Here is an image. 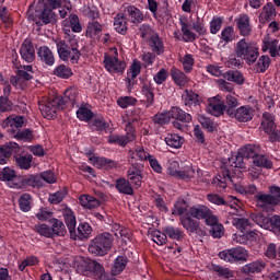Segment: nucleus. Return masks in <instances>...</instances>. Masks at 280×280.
I'll use <instances>...</instances> for the list:
<instances>
[{
	"label": "nucleus",
	"mask_w": 280,
	"mask_h": 280,
	"mask_svg": "<svg viewBox=\"0 0 280 280\" xmlns=\"http://www.w3.org/2000/svg\"><path fill=\"white\" fill-rule=\"evenodd\" d=\"M57 51L60 60H70L72 65L78 63L80 60V50L78 49V39L75 36L68 34L63 39L57 42Z\"/></svg>",
	"instance_id": "1"
},
{
	"label": "nucleus",
	"mask_w": 280,
	"mask_h": 280,
	"mask_svg": "<svg viewBox=\"0 0 280 280\" xmlns=\"http://www.w3.org/2000/svg\"><path fill=\"white\" fill-rule=\"evenodd\" d=\"M114 242L115 236H113V234L103 232L91 241L88 250L91 253V255H95L96 257H104L110 253Z\"/></svg>",
	"instance_id": "2"
},
{
	"label": "nucleus",
	"mask_w": 280,
	"mask_h": 280,
	"mask_svg": "<svg viewBox=\"0 0 280 280\" xmlns=\"http://www.w3.org/2000/svg\"><path fill=\"white\" fill-rule=\"evenodd\" d=\"M235 56L245 60L246 65L249 67L257 62V58H259V48L255 47V45L248 43L246 38L238 40L234 47Z\"/></svg>",
	"instance_id": "3"
},
{
	"label": "nucleus",
	"mask_w": 280,
	"mask_h": 280,
	"mask_svg": "<svg viewBox=\"0 0 280 280\" xmlns=\"http://www.w3.org/2000/svg\"><path fill=\"white\" fill-rule=\"evenodd\" d=\"M254 200L258 209L268 211L270 207H277V205H280V187L276 185L270 186L269 194L257 192Z\"/></svg>",
	"instance_id": "4"
},
{
	"label": "nucleus",
	"mask_w": 280,
	"mask_h": 280,
	"mask_svg": "<svg viewBox=\"0 0 280 280\" xmlns=\"http://www.w3.org/2000/svg\"><path fill=\"white\" fill-rule=\"evenodd\" d=\"M81 272L85 277H94L98 280H117L115 276L106 273L104 266L96 260H86L81 265Z\"/></svg>",
	"instance_id": "5"
},
{
	"label": "nucleus",
	"mask_w": 280,
	"mask_h": 280,
	"mask_svg": "<svg viewBox=\"0 0 280 280\" xmlns=\"http://www.w3.org/2000/svg\"><path fill=\"white\" fill-rule=\"evenodd\" d=\"M38 106L43 117L54 119L58 108H65V101H62V96H56L48 101H39Z\"/></svg>",
	"instance_id": "6"
},
{
	"label": "nucleus",
	"mask_w": 280,
	"mask_h": 280,
	"mask_svg": "<svg viewBox=\"0 0 280 280\" xmlns=\"http://www.w3.org/2000/svg\"><path fill=\"white\" fill-rule=\"evenodd\" d=\"M117 48L112 49V54H105L104 67L109 73H124L126 63L118 58Z\"/></svg>",
	"instance_id": "7"
},
{
	"label": "nucleus",
	"mask_w": 280,
	"mask_h": 280,
	"mask_svg": "<svg viewBox=\"0 0 280 280\" xmlns=\"http://www.w3.org/2000/svg\"><path fill=\"white\" fill-rule=\"evenodd\" d=\"M259 152H261V147L257 144H248L241 148L236 154L234 167L244 168V159H253L255 161Z\"/></svg>",
	"instance_id": "8"
},
{
	"label": "nucleus",
	"mask_w": 280,
	"mask_h": 280,
	"mask_svg": "<svg viewBox=\"0 0 280 280\" xmlns=\"http://www.w3.org/2000/svg\"><path fill=\"white\" fill-rule=\"evenodd\" d=\"M130 163L131 166L127 171V178L131 186L133 185L136 189H139L143 183V173H141L143 165L135 163V158H131Z\"/></svg>",
	"instance_id": "9"
},
{
	"label": "nucleus",
	"mask_w": 280,
	"mask_h": 280,
	"mask_svg": "<svg viewBox=\"0 0 280 280\" xmlns=\"http://www.w3.org/2000/svg\"><path fill=\"white\" fill-rule=\"evenodd\" d=\"M206 110L213 117H222L226 113V104L222 101V96L217 95L208 100Z\"/></svg>",
	"instance_id": "10"
},
{
	"label": "nucleus",
	"mask_w": 280,
	"mask_h": 280,
	"mask_svg": "<svg viewBox=\"0 0 280 280\" xmlns=\"http://www.w3.org/2000/svg\"><path fill=\"white\" fill-rule=\"evenodd\" d=\"M229 117L231 119H235L240 124H246L248 121H253V117H255V109H253L250 105H243L234 112H230Z\"/></svg>",
	"instance_id": "11"
},
{
	"label": "nucleus",
	"mask_w": 280,
	"mask_h": 280,
	"mask_svg": "<svg viewBox=\"0 0 280 280\" xmlns=\"http://www.w3.org/2000/svg\"><path fill=\"white\" fill-rule=\"evenodd\" d=\"M60 211L62 213L66 226L69 230L71 240H77L78 234L75 233V225L78 224V221L75 220V213L71 208H68L67 206H61Z\"/></svg>",
	"instance_id": "12"
},
{
	"label": "nucleus",
	"mask_w": 280,
	"mask_h": 280,
	"mask_svg": "<svg viewBox=\"0 0 280 280\" xmlns=\"http://www.w3.org/2000/svg\"><path fill=\"white\" fill-rule=\"evenodd\" d=\"M229 183H233V177H231V171L228 168H222L221 173L212 179V185L217 191H224Z\"/></svg>",
	"instance_id": "13"
},
{
	"label": "nucleus",
	"mask_w": 280,
	"mask_h": 280,
	"mask_svg": "<svg viewBox=\"0 0 280 280\" xmlns=\"http://www.w3.org/2000/svg\"><path fill=\"white\" fill-rule=\"evenodd\" d=\"M124 14L130 21V23H133V25H139L145 20L143 11L135 5L124 7Z\"/></svg>",
	"instance_id": "14"
},
{
	"label": "nucleus",
	"mask_w": 280,
	"mask_h": 280,
	"mask_svg": "<svg viewBox=\"0 0 280 280\" xmlns=\"http://www.w3.org/2000/svg\"><path fill=\"white\" fill-rule=\"evenodd\" d=\"M179 25L183 34L184 43H194L198 40V35L191 31V24L189 18L184 16L179 19Z\"/></svg>",
	"instance_id": "15"
},
{
	"label": "nucleus",
	"mask_w": 280,
	"mask_h": 280,
	"mask_svg": "<svg viewBox=\"0 0 280 280\" xmlns=\"http://www.w3.org/2000/svg\"><path fill=\"white\" fill-rule=\"evenodd\" d=\"M141 73V61L135 59L127 71L126 84L128 91H131L137 83V77Z\"/></svg>",
	"instance_id": "16"
},
{
	"label": "nucleus",
	"mask_w": 280,
	"mask_h": 280,
	"mask_svg": "<svg viewBox=\"0 0 280 280\" xmlns=\"http://www.w3.org/2000/svg\"><path fill=\"white\" fill-rule=\"evenodd\" d=\"M236 28L241 36H250L253 32V26L250 25V18L248 14H241L234 20Z\"/></svg>",
	"instance_id": "17"
},
{
	"label": "nucleus",
	"mask_w": 280,
	"mask_h": 280,
	"mask_svg": "<svg viewBox=\"0 0 280 280\" xmlns=\"http://www.w3.org/2000/svg\"><path fill=\"white\" fill-rule=\"evenodd\" d=\"M21 58L25 60V62H34L36 58V49H34V43L32 39H24L20 48Z\"/></svg>",
	"instance_id": "18"
},
{
	"label": "nucleus",
	"mask_w": 280,
	"mask_h": 280,
	"mask_svg": "<svg viewBox=\"0 0 280 280\" xmlns=\"http://www.w3.org/2000/svg\"><path fill=\"white\" fill-rule=\"evenodd\" d=\"M1 126L2 128H11L12 135L13 132H18L20 128H23V126H25V117L11 115L2 121Z\"/></svg>",
	"instance_id": "19"
},
{
	"label": "nucleus",
	"mask_w": 280,
	"mask_h": 280,
	"mask_svg": "<svg viewBox=\"0 0 280 280\" xmlns=\"http://www.w3.org/2000/svg\"><path fill=\"white\" fill-rule=\"evenodd\" d=\"M259 23L266 24L270 23L271 21H275L277 19V8L275 7V3L268 2L262 7V10L258 16Z\"/></svg>",
	"instance_id": "20"
},
{
	"label": "nucleus",
	"mask_w": 280,
	"mask_h": 280,
	"mask_svg": "<svg viewBox=\"0 0 280 280\" xmlns=\"http://www.w3.org/2000/svg\"><path fill=\"white\" fill-rule=\"evenodd\" d=\"M137 126H141V108H133L127 119L126 132H137Z\"/></svg>",
	"instance_id": "21"
},
{
	"label": "nucleus",
	"mask_w": 280,
	"mask_h": 280,
	"mask_svg": "<svg viewBox=\"0 0 280 280\" xmlns=\"http://www.w3.org/2000/svg\"><path fill=\"white\" fill-rule=\"evenodd\" d=\"M147 45L155 56H163L165 54V42L159 33L151 37V39L147 42Z\"/></svg>",
	"instance_id": "22"
},
{
	"label": "nucleus",
	"mask_w": 280,
	"mask_h": 280,
	"mask_svg": "<svg viewBox=\"0 0 280 280\" xmlns=\"http://www.w3.org/2000/svg\"><path fill=\"white\" fill-rule=\"evenodd\" d=\"M37 57L39 58L40 62H43V65H46V67H54V65H56V56L54 55V51L47 46H40L37 49Z\"/></svg>",
	"instance_id": "23"
},
{
	"label": "nucleus",
	"mask_w": 280,
	"mask_h": 280,
	"mask_svg": "<svg viewBox=\"0 0 280 280\" xmlns=\"http://www.w3.org/2000/svg\"><path fill=\"white\" fill-rule=\"evenodd\" d=\"M13 152H19V144L16 142H7L0 145V165H5Z\"/></svg>",
	"instance_id": "24"
},
{
	"label": "nucleus",
	"mask_w": 280,
	"mask_h": 280,
	"mask_svg": "<svg viewBox=\"0 0 280 280\" xmlns=\"http://www.w3.org/2000/svg\"><path fill=\"white\" fill-rule=\"evenodd\" d=\"M171 78L179 89H185L187 84L191 81L185 72L176 67L171 68Z\"/></svg>",
	"instance_id": "25"
},
{
	"label": "nucleus",
	"mask_w": 280,
	"mask_h": 280,
	"mask_svg": "<svg viewBox=\"0 0 280 280\" xmlns=\"http://www.w3.org/2000/svg\"><path fill=\"white\" fill-rule=\"evenodd\" d=\"M89 161L97 170H115L117 167V162L106 158L92 156Z\"/></svg>",
	"instance_id": "26"
},
{
	"label": "nucleus",
	"mask_w": 280,
	"mask_h": 280,
	"mask_svg": "<svg viewBox=\"0 0 280 280\" xmlns=\"http://www.w3.org/2000/svg\"><path fill=\"white\" fill-rule=\"evenodd\" d=\"M179 222L182 226L189 233H198V231H200V221L195 220L190 217V214L182 215Z\"/></svg>",
	"instance_id": "27"
},
{
	"label": "nucleus",
	"mask_w": 280,
	"mask_h": 280,
	"mask_svg": "<svg viewBox=\"0 0 280 280\" xmlns=\"http://www.w3.org/2000/svg\"><path fill=\"white\" fill-rule=\"evenodd\" d=\"M80 33L82 32V24H80V18L75 14H71L69 19L63 21V32L69 35V32Z\"/></svg>",
	"instance_id": "28"
},
{
	"label": "nucleus",
	"mask_w": 280,
	"mask_h": 280,
	"mask_svg": "<svg viewBox=\"0 0 280 280\" xmlns=\"http://www.w3.org/2000/svg\"><path fill=\"white\" fill-rule=\"evenodd\" d=\"M50 237H65L67 235V226L60 219H50Z\"/></svg>",
	"instance_id": "29"
},
{
	"label": "nucleus",
	"mask_w": 280,
	"mask_h": 280,
	"mask_svg": "<svg viewBox=\"0 0 280 280\" xmlns=\"http://www.w3.org/2000/svg\"><path fill=\"white\" fill-rule=\"evenodd\" d=\"M85 36L86 38H91L92 40H100V38H102V25L100 24V22L95 20L89 22Z\"/></svg>",
	"instance_id": "30"
},
{
	"label": "nucleus",
	"mask_w": 280,
	"mask_h": 280,
	"mask_svg": "<svg viewBox=\"0 0 280 280\" xmlns=\"http://www.w3.org/2000/svg\"><path fill=\"white\" fill-rule=\"evenodd\" d=\"M220 43L218 44L219 49L226 47L229 43H233L235 40V28L233 26H226L221 31Z\"/></svg>",
	"instance_id": "31"
},
{
	"label": "nucleus",
	"mask_w": 280,
	"mask_h": 280,
	"mask_svg": "<svg viewBox=\"0 0 280 280\" xmlns=\"http://www.w3.org/2000/svg\"><path fill=\"white\" fill-rule=\"evenodd\" d=\"M114 28L118 34L125 36L128 33V18L125 13H117L114 18Z\"/></svg>",
	"instance_id": "32"
},
{
	"label": "nucleus",
	"mask_w": 280,
	"mask_h": 280,
	"mask_svg": "<svg viewBox=\"0 0 280 280\" xmlns=\"http://www.w3.org/2000/svg\"><path fill=\"white\" fill-rule=\"evenodd\" d=\"M135 139H137V135L131 131H127L126 136H109L108 142L116 143V145H121L124 148L128 145L130 141H135Z\"/></svg>",
	"instance_id": "33"
},
{
	"label": "nucleus",
	"mask_w": 280,
	"mask_h": 280,
	"mask_svg": "<svg viewBox=\"0 0 280 280\" xmlns=\"http://www.w3.org/2000/svg\"><path fill=\"white\" fill-rule=\"evenodd\" d=\"M115 187L119 194H124L125 196H135V188L132 187V184L129 179H116Z\"/></svg>",
	"instance_id": "34"
},
{
	"label": "nucleus",
	"mask_w": 280,
	"mask_h": 280,
	"mask_svg": "<svg viewBox=\"0 0 280 280\" xmlns=\"http://www.w3.org/2000/svg\"><path fill=\"white\" fill-rule=\"evenodd\" d=\"M279 49V39H272L270 37H265L262 39L261 51H269L271 58H277V51Z\"/></svg>",
	"instance_id": "35"
},
{
	"label": "nucleus",
	"mask_w": 280,
	"mask_h": 280,
	"mask_svg": "<svg viewBox=\"0 0 280 280\" xmlns=\"http://www.w3.org/2000/svg\"><path fill=\"white\" fill-rule=\"evenodd\" d=\"M260 128L266 132V135H270V132L275 131L277 125L275 124V116L268 112L262 114L261 126Z\"/></svg>",
	"instance_id": "36"
},
{
	"label": "nucleus",
	"mask_w": 280,
	"mask_h": 280,
	"mask_svg": "<svg viewBox=\"0 0 280 280\" xmlns=\"http://www.w3.org/2000/svg\"><path fill=\"white\" fill-rule=\"evenodd\" d=\"M210 210L211 209H209L207 206L197 205L189 208L188 215H190V218H195L196 220H205V218L209 215Z\"/></svg>",
	"instance_id": "37"
},
{
	"label": "nucleus",
	"mask_w": 280,
	"mask_h": 280,
	"mask_svg": "<svg viewBox=\"0 0 280 280\" xmlns=\"http://www.w3.org/2000/svg\"><path fill=\"white\" fill-rule=\"evenodd\" d=\"M164 141L168 148H173L174 150H178L183 148L185 143V138L180 137L178 133H167L164 138Z\"/></svg>",
	"instance_id": "38"
},
{
	"label": "nucleus",
	"mask_w": 280,
	"mask_h": 280,
	"mask_svg": "<svg viewBox=\"0 0 280 280\" xmlns=\"http://www.w3.org/2000/svg\"><path fill=\"white\" fill-rule=\"evenodd\" d=\"M225 207H228L226 212L230 215H240L242 213V201L233 196L228 197V205Z\"/></svg>",
	"instance_id": "39"
},
{
	"label": "nucleus",
	"mask_w": 280,
	"mask_h": 280,
	"mask_svg": "<svg viewBox=\"0 0 280 280\" xmlns=\"http://www.w3.org/2000/svg\"><path fill=\"white\" fill-rule=\"evenodd\" d=\"M266 269V262L264 260H255L250 264L243 266L242 272L244 275H255V272H261Z\"/></svg>",
	"instance_id": "40"
},
{
	"label": "nucleus",
	"mask_w": 280,
	"mask_h": 280,
	"mask_svg": "<svg viewBox=\"0 0 280 280\" xmlns=\"http://www.w3.org/2000/svg\"><path fill=\"white\" fill-rule=\"evenodd\" d=\"M168 115L172 119H176V121H183L184 124H189V121H191V116L180 109V107H172Z\"/></svg>",
	"instance_id": "41"
},
{
	"label": "nucleus",
	"mask_w": 280,
	"mask_h": 280,
	"mask_svg": "<svg viewBox=\"0 0 280 280\" xmlns=\"http://www.w3.org/2000/svg\"><path fill=\"white\" fill-rule=\"evenodd\" d=\"M250 219L261 229H271L272 218H268L261 212L252 213Z\"/></svg>",
	"instance_id": "42"
},
{
	"label": "nucleus",
	"mask_w": 280,
	"mask_h": 280,
	"mask_svg": "<svg viewBox=\"0 0 280 280\" xmlns=\"http://www.w3.org/2000/svg\"><path fill=\"white\" fill-rule=\"evenodd\" d=\"M253 165L255 167H260L262 170H272V160L268 155L261 154V151L253 160Z\"/></svg>",
	"instance_id": "43"
},
{
	"label": "nucleus",
	"mask_w": 280,
	"mask_h": 280,
	"mask_svg": "<svg viewBox=\"0 0 280 280\" xmlns=\"http://www.w3.org/2000/svg\"><path fill=\"white\" fill-rule=\"evenodd\" d=\"M223 78L228 80V82H234L238 85H242L244 82H246L244 73H242L240 70H230L223 74Z\"/></svg>",
	"instance_id": "44"
},
{
	"label": "nucleus",
	"mask_w": 280,
	"mask_h": 280,
	"mask_svg": "<svg viewBox=\"0 0 280 280\" xmlns=\"http://www.w3.org/2000/svg\"><path fill=\"white\" fill-rule=\"evenodd\" d=\"M127 264H128V258H126L125 256H118L115 259L114 265L110 269L113 277H117L118 275H121V272L126 270Z\"/></svg>",
	"instance_id": "45"
},
{
	"label": "nucleus",
	"mask_w": 280,
	"mask_h": 280,
	"mask_svg": "<svg viewBox=\"0 0 280 280\" xmlns=\"http://www.w3.org/2000/svg\"><path fill=\"white\" fill-rule=\"evenodd\" d=\"M79 202L85 209H97L100 207V200L91 195H81Z\"/></svg>",
	"instance_id": "46"
},
{
	"label": "nucleus",
	"mask_w": 280,
	"mask_h": 280,
	"mask_svg": "<svg viewBox=\"0 0 280 280\" xmlns=\"http://www.w3.org/2000/svg\"><path fill=\"white\" fill-rule=\"evenodd\" d=\"M270 68V57L268 55H262L258 58L256 63L254 65V71L256 73H266Z\"/></svg>",
	"instance_id": "47"
},
{
	"label": "nucleus",
	"mask_w": 280,
	"mask_h": 280,
	"mask_svg": "<svg viewBox=\"0 0 280 280\" xmlns=\"http://www.w3.org/2000/svg\"><path fill=\"white\" fill-rule=\"evenodd\" d=\"M56 21V14L51 9L46 7L42 14L39 15V21L36 22L37 25H49V23H54Z\"/></svg>",
	"instance_id": "48"
},
{
	"label": "nucleus",
	"mask_w": 280,
	"mask_h": 280,
	"mask_svg": "<svg viewBox=\"0 0 280 280\" xmlns=\"http://www.w3.org/2000/svg\"><path fill=\"white\" fill-rule=\"evenodd\" d=\"M89 126L91 130H96L98 132H102L106 130V128H108L109 125L106 121V119H104L102 116H95L91 119V121L89 122Z\"/></svg>",
	"instance_id": "49"
},
{
	"label": "nucleus",
	"mask_w": 280,
	"mask_h": 280,
	"mask_svg": "<svg viewBox=\"0 0 280 280\" xmlns=\"http://www.w3.org/2000/svg\"><path fill=\"white\" fill-rule=\"evenodd\" d=\"M159 33H156V31H154L153 27L150 26V24H142L139 27V35L141 39L144 40L145 43L154 38V36H156Z\"/></svg>",
	"instance_id": "50"
},
{
	"label": "nucleus",
	"mask_w": 280,
	"mask_h": 280,
	"mask_svg": "<svg viewBox=\"0 0 280 280\" xmlns=\"http://www.w3.org/2000/svg\"><path fill=\"white\" fill-rule=\"evenodd\" d=\"M52 75L61 78V80H69V78L73 75V71L69 68V66H65L61 63L54 69Z\"/></svg>",
	"instance_id": "51"
},
{
	"label": "nucleus",
	"mask_w": 280,
	"mask_h": 280,
	"mask_svg": "<svg viewBox=\"0 0 280 280\" xmlns=\"http://www.w3.org/2000/svg\"><path fill=\"white\" fill-rule=\"evenodd\" d=\"M142 94L145 96V107L150 108V106H154V88L152 84L144 83L142 85Z\"/></svg>",
	"instance_id": "52"
},
{
	"label": "nucleus",
	"mask_w": 280,
	"mask_h": 280,
	"mask_svg": "<svg viewBox=\"0 0 280 280\" xmlns=\"http://www.w3.org/2000/svg\"><path fill=\"white\" fill-rule=\"evenodd\" d=\"M63 102V108L67 107V104H71V106H74L77 100H78V89L75 88H69L65 92V96L61 97Z\"/></svg>",
	"instance_id": "53"
},
{
	"label": "nucleus",
	"mask_w": 280,
	"mask_h": 280,
	"mask_svg": "<svg viewBox=\"0 0 280 280\" xmlns=\"http://www.w3.org/2000/svg\"><path fill=\"white\" fill-rule=\"evenodd\" d=\"M237 261H248V250L244 247L232 248V264Z\"/></svg>",
	"instance_id": "54"
},
{
	"label": "nucleus",
	"mask_w": 280,
	"mask_h": 280,
	"mask_svg": "<svg viewBox=\"0 0 280 280\" xmlns=\"http://www.w3.org/2000/svg\"><path fill=\"white\" fill-rule=\"evenodd\" d=\"M211 271L217 272L218 277H222L223 279H232L235 277V272L233 270L220 265H211Z\"/></svg>",
	"instance_id": "55"
},
{
	"label": "nucleus",
	"mask_w": 280,
	"mask_h": 280,
	"mask_svg": "<svg viewBox=\"0 0 280 280\" xmlns=\"http://www.w3.org/2000/svg\"><path fill=\"white\" fill-rule=\"evenodd\" d=\"M33 159L32 154L18 155L15 156V165L20 167V170H30Z\"/></svg>",
	"instance_id": "56"
},
{
	"label": "nucleus",
	"mask_w": 280,
	"mask_h": 280,
	"mask_svg": "<svg viewBox=\"0 0 280 280\" xmlns=\"http://www.w3.org/2000/svg\"><path fill=\"white\" fill-rule=\"evenodd\" d=\"M232 224L233 226L238 229V231H241L242 233H244V231L248 232L253 228V225L250 224V220L246 218H234L232 220Z\"/></svg>",
	"instance_id": "57"
},
{
	"label": "nucleus",
	"mask_w": 280,
	"mask_h": 280,
	"mask_svg": "<svg viewBox=\"0 0 280 280\" xmlns=\"http://www.w3.org/2000/svg\"><path fill=\"white\" fill-rule=\"evenodd\" d=\"M185 106H198L200 101L198 100V94L191 90H185V94L182 96Z\"/></svg>",
	"instance_id": "58"
},
{
	"label": "nucleus",
	"mask_w": 280,
	"mask_h": 280,
	"mask_svg": "<svg viewBox=\"0 0 280 280\" xmlns=\"http://www.w3.org/2000/svg\"><path fill=\"white\" fill-rule=\"evenodd\" d=\"M32 78H34L32 73L20 69L18 70V77H11L10 82L13 86H19V84H21L23 80L30 81L32 80Z\"/></svg>",
	"instance_id": "59"
},
{
	"label": "nucleus",
	"mask_w": 280,
	"mask_h": 280,
	"mask_svg": "<svg viewBox=\"0 0 280 280\" xmlns=\"http://www.w3.org/2000/svg\"><path fill=\"white\" fill-rule=\"evenodd\" d=\"M163 231L166 233V236L170 237V240H176L177 242H180V240L185 238V232L178 228L167 226Z\"/></svg>",
	"instance_id": "60"
},
{
	"label": "nucleus",
	"mask_w": 280,
	"mask_h": 280,
	"mask_svg": "<svg viewBox=\"0 0 280 280\" xmlns=\"http://www.w3.org/2000/svg\"><path fill=\"white\" fill-rule=\"evenodd\" d=\"M237 106H240V101H237V97L233 94H228L225 97V113L228 117L231 115V113L235 112Z\"/></svg>",
	"instance_id": "61"
},
{
	"label": "nucleus",
	"mask_w": 280,
	"mask_h": 280,
	"mask_svg": "<svg viewBox=\"0 0 280 280\" xmlns=\"http://www.w3.org/2000/svg\"><path fill=\"white\" fill-rule=\"evenodd\" d=\"M11 137L20 141H32V139H34V135L31 129H19L18 131H13Z\"/></svg>",
	"instance_id": "62"
},
{
	"label": "nucleus",
	"mask_w": 280,
	"mask_h": 280,
	"mask_svg": "<svg viewBox=\"0 0 280 280\" xmlns=\"http://www.w3.org/2000/svg\"><path fill=\"white\" fill-rule=\"evenodd\" d=\"M21 211H30L32 209V195L23 194L19 199Z\"/></svg>",
	"instance_id": "63"
},
{
	"label": "nucleus",
	"mask_w": 280,
	"mask_h": 280,
	"mask_svg": "<svg viewBox=\"0 0 280 280\" xmlns=\"http://www.w3.org/2000/svg\"><path fill=\"white\" fill-rule=\"evenodd\" d=\"M117 105L120 108H128L130 106H137V100L132 96H120L117 100Z\"/></svg>",
	"instance_id": "64"
}]
</instances>
